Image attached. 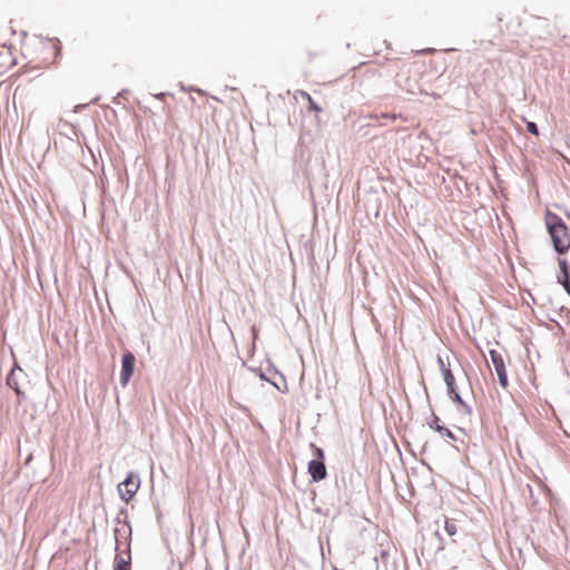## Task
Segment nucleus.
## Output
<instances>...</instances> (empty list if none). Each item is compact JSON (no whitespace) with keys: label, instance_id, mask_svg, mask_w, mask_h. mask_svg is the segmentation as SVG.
<instances>
[{"label":"nucleus","instance_id":"obj_9","mask_svg":"<svg viewBox=\"0 0 570 570\" xmlns=\"http://www.w3.org/2000/svg\"><path fill=\"white\" fill-rule=\"evenodd\" d=\"M115 570H130V556L117 554L115 558Z\"/></svg>","mask_w":570,"mask_h":570},{"label":"nucleus","instance_id":"obj_4","mask_svg":"<svg viewBox=\"0 0 570 570\" xmlns=\"http://www.w3.org/2000/svg\"><path fill=\"white\" fill-rule=\"evenodd\" d=\"M139 478L134 473H129L124 482L118 485L121 499L129 502L139 489Z\"/></svg>","mask_w":570,"mask_h":570},{"label":"nucleus","instance_id":"obj_1","mask_svg":"<svg viewBox=\"0 0 570 570\" xmlns=\"http://www.w3.org/2000/svg\"><path fill=\"white\" fill-rule=\"evenodd\" d=\"M544 224L554 250L559 255L567 254L570 249V228L559 215L549 209L544 214Z\"/></svg>","mask_w":570,"mask_h":570},{"label":"nucleus","instance_id":"obj_14","mask_svg":"<svg viewBox=\"0 0 570 570\" xmlns=\"http://www.w3.org/2000/svg\"><path fill=\"white\" fill-rule=\"evenodd\" d=\"M449 394H450L451 399H452L454 402H456V403H459V404H463V401H462V399H461L460 394L458 393L456 387L454 389V393H449Z\"/></svg>","mask_w":570,"mask_h":570},{"label":"nucleus","instance_id":"obj_8","mask_svg":"<svg viewBox=\"0 0 570 570\" xmlns=\"http://www.w3.org/2000/svg\"><path fill=\"white\" fill-rule=\"evenodd\" d=\"M558 265L560 268V274L557 277L558 283L563 286L564 291L570 296V273L568 261L566 258L559 257Z\"/></svg>","mask_w":570,"mask_h":570},{"label":"nucleus","instance_id":"obj_7","mask_svg":"<svg viewBox=\"0 0 570 570\" xmlns=\"http://www.w3.org/2000/svg\"><path fill=\"white\" fill-rule=\"evenodd\" d=\"M23 371L20 367H14L11 370L7 377V384L11 389H13L17 393L18 400H17V406H21L22 403L26 401L24 393L21 391L19 385V377L23 376Z\"/></svg>","mask_w":570,"mask_h":570},{"label":"nucleus","instance_id":"obj_16","mask_svg":"<svg viewBox=\"0 0 570 570\" xmlns=\"http://www.w3.org/2000/svg\"><path fill=\"white\" fill-rule=\"evenodd\" d=\"M381 117L384 118V119H391V120H395L397 118V116L394 115V114H391V115L383 114Z\"/></svg>","mask_w":570,"mask_h":570},{"label":"nucleus","instance_id":"obj_2","mask_svg":"<svg viewBox=\"0 0 570 570\" xmlns=\"http://www.w3.org/2000/svg\"><path fill=\"white\" fill-rule=\"evenodd\" d=\"M60 43L57 40L41 41L37 48V57L33 59L35 68H49L53 66L60 56Z\"/></svg>","mask_w":570,"mask_h":570},{"label":"nucleus","instance_id":"obj_13","mask_svg":"<svg viewBox=\"0 0 570 570\" xmlns=\"http://www.w3.org/2000/svg\"><path fill=\"white\" fill-rule=\"evenodd\" d=\"M527 130L535 136L539 135L538 126L532 121L527 124Z\"/></svg>","mask_w":570,"mask_h":570},{"label":"nucleus","instance_id":"obj_17","mask_svg":"<svg viewBox=\"0 0 570 570\" xmlns=\"http://www.w3.org/2000/svg\"><path fill=\"white\" fill-rule=\"evenodd\" d=\"M16 412L19 415V409H16ZM23 414H24V412L22 414H20V416L23 417Z\"/></svg>","mask_w":570,"mask_h":570},{"label":"nucleus","instance_id":"obj_5","mask_svg":"<svg viewBox=\"0 0 570 570\" xmlns=\"http://www.w3.org/2000/svg\"><path fill=\"white\" fill-rule=\"evenodd\" d=\"M490 357H491L492 364L494 366V370L497 372L500 385L503 389H507L509 385V381H508V375H507L505 363H504L503 356L498 351L491 350Z\"/></svg>","mask_w":570,"mask_h":570},{"label":"nucleus","instance_id":"obj_3","mask_svg":"<svg viewBox=\"0 0 570 570\" xmlns=\"http://www.w3.org/2000/svg\"><path fill=\"white\" fill-rule=\"evenodd\" d=\"M315 454L317 456L316 460H312L308 463V473L311 474L313 481H321L326 478V466L324 464V452L322 449L314 446Z\"/></svg>","mask_w":570,"mask_h":570},{"label":"nucleus","instance_id":"obj_12","mask_svg":"<svg viewBox=\"0 0 570 570\" xmlns=\"http://www.w3.org/2000/svg\"><path fill=\"white\" fill-rule=\"evenodd\" d=\"M444 523L445 531L449 535L452 537L458 533V525L454 520L445 519Z\"/></svg>","mask_w":570,"mask_h":570},{"label":"nucleus","instance_id":"obj_10","mask_svg":"<svg viewBox=\"0 0 570 570\" xmlns=\"http://www.w3.org/2000/svg\"><path fill=\"white\" fill-rule=\"evenodd\" d=\"M431 428L438 431L442 436L449 438L454 440L453 433L448 429L439 424V419L435 417L433 420V423L431 424Z\"/></svg>","mask_w":570,"mask_h":570},{"label":"nucleus","instance_id":"obj_15","mask_svg":"<svg viewBox=\"0 0 570 570\" xmlns=\"http://www.w3.org/2000/svg\"><path fill=\"white\" fill-rule=\"evenodd\" d=\"M307 98H308L311 108L314 109L315 111H321V108L314 104V101L312 100L309 95H307Z\"/></svg>","mask_w":570,"mask_h":570},{"label":"nucleus","instance_id":"obj_11","mask_svg":"<svg viewBox=\"0 0 570 570\" xmlns=\"http://www.w3.org/2000/svg\"><path fill=\"white\" fill-rule=\"evenodd\" d=\"M444 381L446 383L449 393H454L455 380L450 370H444Z\"/></svg>","mask_w":570,"mask_h":570},{"label":"nucleus","instance_id":"obj_6","mask_svg":"<svg viewBox=\"0 0 570 570\" xmlns=\"http://www.w3.org/2000/svg\"><path fill=\"white\" fill-rule=\"evenodd\" d=\"M135 363H136L135 355L131 352L126 351L122 354V360H121L120 383L122 386H126L128 384V382L134 373V370H135Z\"/></svg>","mask_w":570,"mask_h":570}]
</instances>
